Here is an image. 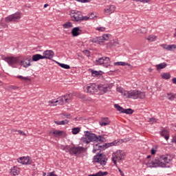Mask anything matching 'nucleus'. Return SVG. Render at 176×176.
Instances as JSON below:
<instances>
[{"label":"nucleus","mask_w":176,"mask_h":176,"mask_svg":"<svg viewBox=\"0 0 176 176\" xmlns=\"http://www.w3.org/2000/svg\"><path fill=\"white\" fill-rule=\"evenodd\" d=\"M170 162H173V157L171 155H157L152 160H149L146 165L150 168L156 167L164 168L170 167Z\"/></svg>","instance_id":"obj_1"},{"label":"nucleus","mask_w":176,"mask_h":176,"mask_svg":"<svg viewBox=\"0 0 176 176\" xmlns=\"http://www.w3.org/2000/svg\"><path fill=\"white\" fill-rule=\"evenodd\" d=\"M111 89H112V85H111V84H100L97 86V85L92 83L88 84L84 87L85 91L89 94H94L97 93L98 90H100L103 94H105L107 91H111Z\"/></svg>","instance_id":"obj_2"},{"label":"nucleus","mask_w":176,"mask_h":176,"mask_svg":"<svg viewBox=\"0 0 176 176\" xmlns=\"http://www.w3.org/2000/svg\"><path fill=\"white\" fill-rule=\"evenodd\" d=\"M122 95L125 98H133V100H144L145 98V93L140 90L124 91Z\"/></svg>","instance_id":"obj_3"},{"label":"nucleus","mask_w":176,"mask_h":176,"mask_svg":"<svg viewBox=\"0 0 176 176\" xmlns=\"http://www.w3.org/2000/svg\"><path fill=\"white\" fill-rule=\"evenodd\" d=\"M119 140H115L111 143H106L104 145L99 144L98 146V144H94L93 153H96L98 151H105L107 148H109V146H115L116 145H119ZM97 146H98V148H97Z\"/></svg>","instance_id":"obj_4"},{"label":"nucleus","mask_w":176,"mask_h":176,"mask_svg":"<svg viewBox=\"0 0 176 176\" xmlns=\"http://www.w3.org/2000/svg\"><path fill=\"white\" fill-rule=\"evenodd\" d=\"M20 19H21V12H16L14 14L6 16L5 21L6 23H19Z\"/></svg>","instance_id":"obj_5"},{"label":"nucleus","mask_w":176,"mask_h":176,"mask_svg":"<svg viewBox=\"0 0 176 176\" xmlns=\"http://www.w3.org/2000/svg\"><path fill=\"white\" fill-rule=\"evenodd\" d=\"M94 160L95 163H98L100 164V166H105L107 164V162L108 161V159L107 158V156L104 154H98L94 156Z\"/></svg>","instance_id":"obj_6"},{"label":"nucleus","mask_w":176,"mask_h":176,"mask_svg":"<svg viewBox=\"0 0 176 176\" xmlns=\"http://www.w3.org/2000/svg\"><path fill=\"white\" fill-rule=\"evenodd\" d=\"M71 98H72V94H65L63 96V98L59 97L55 102L51 101V104L59 102L60 105H63L64 103H69L71 102Z\"/></svg>","instance_id":"obj_7"},{"label":"nucleus","mask_w":176,"mask_h":176,"mask_svg":"<svg viewBox=\"0 0 176 176\" xmlns=\"http://www.w3.org/2000/svg\"><path fill=\"white\" fill-rule=\"evenodd\" d=\"M63 149L66 152H69L70 155H80V153H82L83 151V147L74 146L69 148L68 146H66Z\"/></svg>","instance_id":"obj_8"},{"label":"nucleus","mask_w":176,"mask_h":176,"mask_svg":"<svg viewBox=\"0 0 176 176\" xmlns=\"http://www.w3.org/2000/svg\"><path fill=\"white\" fill-rule=\"evenodd\" d=\"M85 140H89L86 141V144H90V142H96L98 138H97V135L94 133H91L89 131H85Z\"/></svg>","instance_id":"obj_9"},{"label":"nucleus","mask_w":176,"mask_h":176,"mask_svg":"<svg viewBox=\"0 0 176 176\" xmlns=\"http://www.w3.org/2000/svg\"><path fill=\"white\" fill-rule=\"evenodd\" d=\"M70 16L73 21H80L82 20V12L78 10H72L70 12Z\"/></svg>","instance_id":"obj_10"},{"label":"nucleus","mask_w":176,"mask_h":176,"mask_svg":"<svg viewBox=\"0 0 176 176\" xmlns=\"http://www.w3.org/2000/svg\"><path fill=\"white\" fill-rule=\"evenodd\" d=\"M113 157L118 162H120V160H124V157H126V153L122 150L117 151L113 155Z\"/></svg>","instance_id":"obj_11"},{"label":"nucleus","mask_w":176,"mask_h":176,"mask_svg":"<svg viewBox=\"0 0 176 176\" xmlns=\"http://www.w3.org/2000/svg\"><path fill=\"white\" fill-rule=\"evenodd\" d=\"M2 58L4 60V61H6V63H8V64H9V65L11 67L12 65H14V64H17V63H19V58H14L13 56H3Z\"/></svg>","instance_id":"obj_12"},{"label":"nucleus","mask_w":176,"mask_h":176,"mask_svg":"<svg viewBox=\"0 0 176 176\" xmlns=\"http://www.w3.org/2000/svg\"><path fill=\"white\" fill-rule=\"evenodd\" d=\"M116 10V7L113 5H109L106 6L104 10V13L105 16H109V14H112Z\"/></svg>","instance_id":"obj_13"},{"label":"nucleus","mask_w":176,"mask_h":176,"mask_svg":"<svg viewBox=\"0 0 176 176\" xmlns=\"http://www.w3.org/2000/svg\"><path fill=\"white\" fill-rule=\"evenodd\" d=\"M43 54V58H46L47 60H52L54 57V52L52 50L44 51Z\"/></svg>","instance_id":"obj_14"},{"label":"nucleus","mask_w":176,"mask_h":176,"mask_svg":"<svg viewBox=\"0 0 176 176\" xmlns=\"http://www.w3.org/2000/svg\"><path fill=\"white\" fill-rule=\"evenodd\" d=\"M18 163H21V164H31L32 163V160L30 157H21L18 160Z\"/></svg>","instance_id":"obj_15"},{"label":"nucleus","mask_w":176,"mask_h":176,"mask_svg":"<svg viewBox=\"0 0 176 176\" xmlns=\"http://www.w3.org/2000/svg\"><path fill=\"white\" fill-rule=\"evenodd\" d=\"M81 32L82 30H80V28L79 27H76L72 30V34L73 36H78V35H80Z\"/></svg>","instance_id":"obj_16"},{"label":"nucleus","mask_w":176,"mask_h":176,"mask_svg":"<svg viewBox=\"0 0 176 176\" xmlns=\"http://www.w3.org/2000/svg\"><path fill=\"white\" fill-rule=\"evenodd\" d=\"M31 61H32L31 58H27L26 60L21 61V64L24 68H28L31 65Z\"/></svg>","instance_id":"obj_17"},{"label":"nucleus","mask_w":176,"mask_h":176,"mask_svg":"<svg viewBox=\"0 0 176 176\" xmlns=\"http://www.w3.org/2000/svg\"><path fill=\"white\" fill-rule=\"evenodd\" d=\"M91 42H92V43H97L98 45H100L104 42V41L102 40V36H98V37L91 38Z\"/></svg>","instance_id":"obj_18"},{"label":"nucleus","mask_w":176,"mask_h":176,"mask_svg":"<svg viewBox=\"0 0 176 176\" xmlns=\"http://www.w3.org/2000/svg\"><path fill=\"white\" fill-rule=\"evenodd\" d=\"M160 135L162 137H164L166 141H168V138H170L169 132L167 129H164L160 131Z\"/></svg>","instance_id":"obj_19"},{"label":"nucleus","mask_w":176,"mask_h":176,"mask_svg":"<svg viewBox=\"0 0 176 176\" xmlns=\"http://www.w3.org/2000/svg\"><path fill=\"white\" fill-rule=\"evenodd\" d=\"M32 58V61H39V60H43V56L39 54H36L33 55Z\"/></svg>","instance_id":"obj_20"},{"label":"nucleus","mask_w":176,"mask_h":176,"mask_svg":"<svg viewBox=\"0 0 176 176\" xmlns=\"http://www.w3.org/2000/svg\"><path fill=\"white\" fill-rule=\"evenodd\" d=\"M166 97L169 101H174L175 100V94L171 92L167 93Z\"/></svg>","instance_id":"obj_21"},{"label":"nucleus","mask_w":176,"mask_h":176,"mask_svg":"<svg viewBox=\"0 0 176 176\" xmlns=\"http://www.w3.org/2000/svg\"><path fill=\"white\" fill-rule=\"evenodd\" d=\"M155 67L157 68V71H160V69H163L164 68H166V67H167V63H162L159 65H156Z\"/></svg>","instance_id":"obj_22"},{"label":"nucleus","mask_w":176,"mask_h":176,"mask_svg":"<svg viewBox=\"0 0 176 176\" xmlns=\"http://www.w3.org/2000/svg\"><path fill=\"white\" fill-rule=\"evenodd\" d=\"M94 63L96 64V65H102V64H105V63L104 62V57L96 59Z\"/></svg>","instance_id":"obj_23"},{"label":"nucleus","mask_w":176,"mask_h":176,"mask_svg":"<svg viewBox=\"0 0 176 176\" xmlns=\"http://www.w3.org/2000/svg\"><path fill=\"white\" fill-rule=\"evenodd\" d=\"M63 133L64 131L58 130H55L52 132V134H54V137H62Z\"/></svg>","instance_id":"obj_24"},{"label":"nucleus","mask_w":176,"mask_h":176,"mask_svg":"<svg viewBox=\"0 0 176 176\" xmlns=\"http://www.w3.org/2000/svg\"><path fill=\"white\" fill-rule=\"evenodd\" d=\"M72 27H74V25L72 24V22H69V21L66 22L65 23H64V24L63 25V28L64 29H66V30H68V29H69V28H72Z\"/></svg>","instance_id":"obj_25"},{"label":"nucleus","mask_w":176,"mask_h":176,"mask_svg":"<svg viewBox=\"0 0 176 176\" xmlns=\"http://www.w3.org/2000/svg\"><path fill=\"white\" fill-rule=\"evenodd\" d=\"M98 140H96V142L101 144V142H105L107 141L105 137L102 135H98L97 136Z\"/></svg>","instance_id":"obj_26"},{"label":"nucleus","mask_w":176,"mask_h":176,"mask_svg":"<svg viewBox=\"0 0 176 176\" xmlns=\"http://www.w3.org/2000/svg\"><path fill=\"white\" fill-rule=\"evenodd\" d=\"M134 112V110L131 109H123L122 113H126V115H131Z\"/></svg>","instance_id":"obj_27"},{"label":"nucleus","mask_w":176,"mask_h":176,"mask_svg":"<svg viewBox=\"0 0 176 176\" xmlns=\"http://www.w3.org/2000/svg\"><path fill=\"white\" fill-rule=\"evenodd\" d=\"M10 173L12 174V175H19V174H20V170L14 166L13 168L11 169Z\"/></svg>","instance_id":"obj_28"},{"label":"nucleus","mask_w":176,"mask_h":176,"mask_svg":"<svg viewBox=\"0 0 176 176\" xmlns=\"http://www.w3.org/2000/svg\"><path fill=\"white\" fill-rule=\"evenodd\" d=\"M161 76H162V79L168 80V79H170L171 74L170 73H162L161 74Z\"/></svg>","instance_id":"obj_29"},{"label":"nucleus","mask_w":176,"mask_h":176,"mask_svg":"<svg viewBox=\"0 0 176 176\" xmlns=\"http://www.w3.org/2000/svg\"><path fill=\"white\" fill-rule=\"evenodd\" d=\"M91 71V76L95 77V76H100V72H102L101 71H96V70H94V69H90Z\"/></svg>","instance_id":"obj_30"},{"label":"nucleus","mask_w":176,"mask_h":176,"mask_svg":"<svg viewBox=\"0 0 176 176\" xmlns=\"http://www.w3.org/2000/svg\"><path fill=\"white\" fill-rule=\"evenodd\" d=\"M57 64L59 67H61V68H64L65 69H69L71 68V66L67 64L60 63L58 62H57Z\"/></svg>","instance_id":"obj_31"},{"label":"nucleus","mask_w":176,"mask_h":176,"mask_svg":"<svg viewBox=\"0 0 176 176\" xmlns=\"http://www.w3.org/2000/svg\"><path fill=\"white\" fill-rule=\"evenodd\" d=\"M137 34H146V28H142L141 29L136 30Z\"/></svg>","instance_id":"obj_32"},{"label":"nucleus","mask_w":176,"mask_h":176,"mask_svg":"<svg viewBox=\"0 0 176 176\" xmlns=\"http://www.w3.org/2000/svg\"><path fill=\"white\" fill-rule=\"evenodd\" d=\"M60 116L63 119H65V118H67V119H71V114L68 113H62L60 114Z\"/></svg>","instance_id":"obj_33"},{"label":"nucleus","mask_w":176,"mask_h":176,"mask_svg":"<svg viewBox=\"0 0 176 176\" xmlns=\"http://www.w3.org/2000/svg\"><path fill=\"white\" fill-rule=\"evenodd\" d=\"M80 131V129L79 127H75L72 129V134L76 135Z\"/></svg>","instance_id":"obj_34"},{"label":"nucleus","mask_w":176,"mask_h":176,"mask_svg":"<svg viewBox=\"0 0 176 176\" xmlns=\"http://www.w3.org/2000/svg\"><path fill=\"white\" fill-rule=\"evenodd\" d=\"M146 39L149 42H154V41H156V36L150 35Z\"/></svg>","instance_id":"obj_35"},{"label":"nucleus","mask_w":176,"mask_h":176,"mask_svg":"<svg viewBox=\"0 0 176 176\" xmlns=\"http://www.w3.org/2000/svg\"><path fill=\"white\" fill-rule=\"evenodd\" d=\"M114 108H116V109H117V111H118L121 113L123 111V107H120V105L118 104H114Z\"/></svg>","instance_id":"obj_36"},{"label":"nucleus","mask_w":176,"mask_h":176,"mask_svg":"<svg viewBox=\"0 0 176 176\" xmlns=\"http://www.w3.org/2000/svg\"><path fill=\"white\" fill-rule=\"evenodd\" d=\"M17 78L18 79H21V80H25V82L28 80L29 82H31V79L28 78V77H24L23 76H18Z\"/></svg>","instance_id":"obj_37"},{"label":"nucleus","mask_w":176,"mask_h":176,"mask_svg":"<svg viewBox=\"0 0 176 176\" xmlns=\"http://www.w3.org/2000/svg\"><path fill=\"white\" fill-rule=\"evenodd\" d=\"M110 36H111V34H103L102 36L103 41H109Z\"/></svg>","instance_id":"obj_38"},{"label":"nucleus","mask_w":176,"mask_h":176,"mask_svg":"<svg viewBox=\"0 0 176 176\" xmlns=\"http://www.w3.org/2000/svg\"><path fill=\"white\" fill-rule=\"evenodd\" d=\"M105 175H108V172L107 171L102 172L101 170L98 172V176H105Z\"/></svg>","instance_id":"obj_39"},{"label":"nucleus","mask_w":176,"mask_h":176,"mask_svg":"<svg viewBox=\"0 0 176 176\" xmlns=\"http://www.w3.org/2000/svg\"><path fill=\"white\" fill-rule=\"evenodd\" d=\"M114 65H122V67H124V65H127V63L124 62H116L114 63Z\"/></svg>","instance_id":"obj_40"},{"label":"nucleus","mask_w":176,"mask_h":176,"mask_svg":"<svg viewBox=\"0 0 176 176\" xmlns=\"http://www.w3.org/2000/svg\"><path fill=\"white\" fill-rule=\"evenodd\" d=\"M99 124L101 126H108L109 124V121L104 122V121H100L99 122Z\"/></svg>","instance_id":"obj_41"},{"label":"nucleus","mask_w":176,"mask_h":176,"mask_svg":"<svg viewBox=\"0 0 176 176\" xmlns=\"http://www.w3.org/2000/svg\"><path fill=\"white\" fill-rule=\"evenodd\" d=\"M174 49H176V45L175 44L173 45H169L168 47V51H171Z\"/></svg>","instance_id":"obj_42"},{"label":"nucleus","mask_w":176,"mask_h":176,"mask_svg":"<svg viewBox=\"0 0 176 176\" xmlns=\"http://www.w3.org/2000/svg\"><path fill=\"white\" fill-rule=\"evenodd\" d=\"M149 123H156L157 122V120L155 118H151L148 119Z\"/></svg>","instance_id":"obj_43"},{"label":"nucleus","mask_w":176,"mask_h":176,"mask_svg":"<svg viewBox=\"0 0 176 176\" xmlns=\"http://www.w3.org/2000/svg\"><path fill=\"white\" fill-rule=\"evenodd\" d=\"M82 53H84L85 55L87 56V57H90V51L85 50L82 51Z\"/></svg>","instance_id":"obj_44"},{"label":"nucleus","mask_w":176,"mask_h":176,"mask_svg":"<svg viewBox=\"0 0 176 176\" xmlns=\"http://www.w3.org/2000/svg\"><path fill=\"white\" fill-rule=\"evenodd\" d=\"M104 57V63H107V64H109L111 59L109 57L103 56Z\"/></svg>","instance_id":"obj_45"},{"label":"nucleus","mask_w":176,"mask_h":176,"mask_svg":"<svg viewBox=\"0 0 176 176\" xmlns=\"http://www.w3.org/2000/svg\"><path fill=\"white\" fill-rule=\"evenodd\" d=\"M96 30L98 31H100V32H104V31H105V28L100 27V28H97Z\"/></svg>","instance_id":"obj_46"},{"label":"nucleus","mask_w":176,"mask_h":176,"mask_svg":"<svg viewBox=\"0 0 176 176\" xmlns=\"http://www.w3.org/2000/svg\"><path fill=\"white\" fill-rule=\"evenodd\" d=\"M58 124H68V120H62L60 121V123H58Z\"/></svg>","instance_id":"obj_47"},{"label":"nucleus","mask_w":176,"mask_h":176,"mask_svg":"<svg viewBox=\"0 0 176 176\" xmlns=\"http://www.w3.org/2000/svg\"><path fill=\"white\" fill-rule=\"evenodd\" d=\"M124 91V90L122 87H118L117 88V91H118V93H121V94H122Z\"/></svg>","instance_id":"obj_48"},{"label":"nucleus","mask_w":176,"mask_h":176,"mask_svg":"<svg viewBox=\"0 0 176 176\" xmlns=\"http://www.w3.org/2000/svg\"><path fill=\"white\" fill-rule=\"evenodd\" d=\"M88 19H89V16H83V15H82V19H80V21H87Z\"/></svg>","instance_id":"obj_49"},{"label":"nucleus","mask_w":176,"mask_h":176,"mask_svg":"<svg viewBox=\"0 0 176 176\" xmlns=\"http://www.w3.org/2000/svg\"><path fill=\"white\" fill-rule=\"evenodd\" d=\"M15 131H17L18 133H19V134H21V135H26L25 133H24V131H17V130H15Z\"/></svg>","instance_id":"obj_50"},{"label":"nucleus","mask_w":176,"mask_h":176,"mask_svg":"<svg viewBox=\"0 0 176 176\" xmlns=\"http://www.w3.org/2000/svg\"><path fill=\"white\" fill-rule=\"evenodd\" d=\"M118 171L120 174L121 176H124V173H123V171H122V169H120V168L118 167Z\"/></svg>","instance_id":"obj_51"},{"label":"nucleus","mask_w":176,"mask_h":176,"mask_svg":"<svg viewBox=\"0 0 176 176\" xmlns=\"http://www.w3.org/2000/svg\"><path fill=\"white\" fill-rule=\"evenodd\" d=\"M77 2H81L82 3H86V2H89L88 0H76Z\"/></svg>","instance_id":"obj_52"},{"label":"nucleus","mask_w":176,"mask_h":176,"mask_svg":"<svg viewBox=\"0 0 176 176\" xmlns=\"http://www.w3.org/2000/svg\"><path fill=\"white\" fill-rule=\"evenodd\" d=\"M162 46L163 49H165L166 50H168V45L164 44Z\"/></svg>","instance_id":"obj_53"},{"label":"nucleus","mask_w":176,"mask_h":176,"mask_svg":"<svg viewBox=\"0 0 176 176\" xmlns=\"http://www.w3.org/2000/svg\"><path fill=\"white\" fill-rule=\"evenodd\" d=\"M111 159H112V160H113V162L115 166H118V163L116 162V161H117L118 160H116V159L114 158L113 157Z\"/></svg>","instance_id":"obj_54"},{"label":"nucleus","mask_w":176,"mask_h":176,"mask_svg":"<svg viewBox=\"0 0 176 176\" xmlns=\"http://www.w3.org/2000/svg\"><path fill=\"white\" fill-rule=\"evenodd\" d=\"M151 0H139V2H142L143 3H148Z\"/></svg>","instance_id":"obj_55"},{"label":"nucleus","mask_w":176,"mask_h":176,"mask_svg":"<svg viewBox=\"0 0 176 176\" xmlns=\"http://www.w3.org/2000/svg\"><path fill=\"white\" fill-rule=\"evenodd\" d=\"M172 83H173V85H176V78H172Z\"/></svg>","instance_id":"obj_56"},{"label":"nucleus","mask_w":176,"mask_h":176,"mask_svg":"<svg viewBox=\"0 0 176 176\" xmlns=\"http://www.w3.org/2000/svg\"><path fill=\"white\" fill-rule=\"evenodd\" d=\"M102 122H109V121L108 120V118H103L102 119Z\"/></svg>","instance_id":"obj_57"},{"label":"nucleus","mask_w":176,"mask_h":176,"mask_svg":"<svg viewBox=\"0 0 176 176\" xmlns=\"http://www.w3.org/2000/svg\"><path fill=\"white\" fill-rule=\"evenodd\" d=\"M155 153H156V151L155 150V148H152L151 149V155H155Z\"/></svg>","instance_id":"obj_58"},{"label":"nucleus","mask_w":176,"mask_h":176,"mask_svg":"<svg viewBox=\"0 0 176 176\" xmlns=\"http://www.w3.org/2000/svg\"><path fill=\"white\" fill-rule=\"evenodd\" d=\"M172 142L176 144V137H175V138H173Z\"/></svg>","instance_id":"obj_59"},{"label":"nucleus","mask_w":176,"mask_h":176,"mask_svg":"<svg viewBox=\"0 0 176 176\" xmlns=\"http://www.w3.org/2000/svg\"><path fill=\"white\" fill-rule=\"evenodd\" d=\"M54 123L56 124L60 125V124H58V123H61V121H54Z\"/></svg>","instance_id":"obj_60"},{"label":"nucleus","mask_w":176,"mask_h":176,"mask_svg":"<svg viewBox=\"0 0 176 176\" xmlns=\"http://www.w3.org/2000/svg\"><path fill=\"white\" fill-rule=\"evenodd\" d=\"M89 176H98V173L93 174V175H89Z\"/></svg>","instance_id":"obj_61"},{"label":"nucleus","mask_w":176,"mask_h":176,"mask_svg":"<svg viewBox=\"0 0 176 176\" xmlns=\"http://www.w3.org/2000/svg\"><path fill=\"white\" fill-rule=\"evenodd\" d=\"M173 36H174L175 38H176V28L175 29V33H174V34H173Z\"/></svg>","instance_id":"obj_62"},{"label":"nucleus","mask_w":176,"mask_h":176,"mask_svg":"<svg viewBox=\"0 0 176 176\" xmlns=\"http://www.w3.org/2000/svg\"><path fill=\"white\" fill-rule=\"evenodd\" d=\"M152 71H153V69H151V68L148 69V72H152Z\"/></svg>","instance_id":"obj_63"},{"label":"nucleus","mask_w":176,"mask_h":176,"mask_svg":"<svg viewBox=\"0 0 176 176\" xmlns=\"http://www.w3.org/2000/svg\"><path fill=\"white\" fill-rule=\"evenodd\" d=\"M43 176H46V173L43 172Z\"/></svg>","instance_id":"obj_64"}]
</instances>
